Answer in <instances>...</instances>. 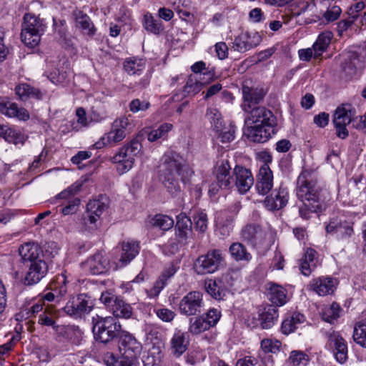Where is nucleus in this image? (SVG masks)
I'll return each mask as SVG.
<instances>
[{"mask_svg": "<svg viewBox=\"0 0 366 366\" xmlns=\"http://www.w3.org/2000/svg\"><path fill=\"white\" fill-rule=\"evenodd\" d=\"M275 127L263 124L250 126L247 129L248 137L254 142H266L276 133Z\"/></svg>", "mask_w": 366, "mask_h": 366, "instance_id": "nucleus-30", "label": "nucleus"}, {"mask_svg": "<svg viewBox=\"0 0 366 366\" xmlns=\"http://www.w3.org/2000/svg\"><path fill=\"white\" fill-rule=\"evenodd\" d=\"M234 227V218L232 216H228L227 214H223L218 217L217 220L216 232L222 237H226L230 235Z\"/></svg>", "mask_w": 366, "mask_h": 366, "instance_id": "nucleus-42", "label": "nucleus"}, {"mask_svg": "<svg viewBox=\"0 0 366 366\" xmlns=\"http://www.w3.org/2000/svg\"><path fill=\"white\" fill-rule=\"evenodd\" d=\"M230 279H232L230 272H227L220 278L207 280L204 283L205 290L214 299L217 300H223L228 292L229 287L232 285L229 282Z\"/></svg>", "mask_w": 366, "mask_h": 366, "instance_id": "nucleus-14", "label": "nucleus"}, {"mask_svg": "<svg viewBox=\"0 0 366 366\" xmlns=\"http://www.w3.org/2000/svg\"><path fill=\"white\" fill-rule=\"evenodd\" d=\"M299 207L300 217L304 219H309L313 213H322L328 207V204L317 203L310 201H302Z\"/></svg>", "mask_w": 366, "mask_h": 366, "instance_id": "nucleus-38", "label": "nucleus"}, {"mask_svg": "<svg viewBox=\"0 0 366 366\" xmlns=\"http://www.w3.org/2000/svg\"><path fill=\"white\" fill-rule=\"evenodd\" d=\"M352 337L357 345L366 348V322L360 321L355 325Z\"/></svg>", "mask_w": 366, "mask_h": 366, "instance_id": "nucleus-51", "label": "nucleus"}, {"mask_svg": "<svg viewBox=\"0 0 366 366\" xmlns=\"http://www.w3.org/2000/svg\"><path fill=\"white\" fill-rule=\"evenodd\" d=\"M54 257H47L26 264L29 269L25 276L26 284H36L44 277L48 272L49 262Z\"/></svg>", "mask_w": 366, "mask_h": 366, "instance_id": "nucleus-15", "label": "nucleus"}, {"mask_svg": "<svg viewBox=\"0 0 366 366\" xmlns=\"http://www.w3.org/2000/svg\"><path fill=\"white\" fill-rule=\"evenodd\" d=\"M305 316L299 312H295L291 316L287 317L282 323L281 330L285 335L293 332L298 325L305 322Z\"/></svg>", "mask_w": 366, "mask_h": 366, "instance_id": "nucleus-44", "label": "nucleus"}, {"mask_svg": "<svg viewBox=\"0 0 366 366\" xmlns=\"http://www.w3.org/2000/svg\"><path fill=\"white\" fill-rule=\"evenodd\" d=\"M164 353L159 346L154 345L144 359V366H162Z\"/></svg>", "mask_w": 366, "mask_h": 366, "instance_id": "nucleus-45", "label": "nucleus"}, {"mask_svg": "<svg viewBox=\"0 0 366 366\" xmlns=\"http://www.w3.org/2000/svg\"><path fill=\"white\" fill-rule=\"evenodd\" d=\"M169 344L172 354L176 357H179L187 350L189 345L187 332L180 330H175Z\"/></svg>", "mask_w": 366, "mask_h": 366, "instance_id": "nucleus-29", "label": "nucleus"}, {"mask_svg": "<svg viewBox=\"0 0 366 366\" xmlns=\"http://www.w3.org/2000/svg\"><path fill=\"white\" fill-rule=\"evenodd\" d=\"M0 113L9 118H16L23 122H26L30 118L27 109L24 107H19L16 103L3 99H0Z\"/></svg>", "mask_w": 366, "mask_h": 366, "instance_id": "nucleus-28", "label": "nucleus"}, {"mask_svg": "<svg viewBox=\"0 0 366 366\" xmlns=\"http://www.w3.org/2000/svg\"><path fill=\"white\" fill-rule=\"evenodd\" d=\"M330 347L334 348V355L337 362L344 363L347 359V346L345 340L337 332L326 334Z\"/></svg>", "mask_w": 366, "mask_h": 366, "instance_id": "nucleus-26", "label": "nucleus"}, {"mask_svg": "<svg viewBox=\"0 0 366 366\" xmlns=\"http://www.w3.org/2000/svg\"><path fill=\"white\" fill-rule=\"evenodd\" d=\"M267 235V231L257 224H246L241 230L242 240L254 248L264 245Z\"/></svg>", "mask_w": 366, "mask_h": 366, "instance_id": "nucleus-11", "label": "nucleus"}, {"mask_svg": "<svg viewBox=\"0 0 366 366\" xmlns=\"http://www.w3.org/2000/svg\"><path fill=\"white\" fill-rule=\"evenodd\" d=\"M139 245L137 242H124L122 244V253L119 261L122 265L129 263L139 253Z\"/></svg>", "mask_w": 366, "mask_h": 366, "instance_id": "nucleus-40", "label": "nucleus"}, {"mask_svg": "<svg viewBox=\"0 0 366 366\" xmlns=\"http://www.w3.org/2000/svg\"><path fill=\"white\" fill-rule=\"evenodd\" d=\"M224 262L222 252L219 249L209 250L205 254L197 257L194 263V270L198 274H212L218 270Z\"/></svg>", "mask_w": 366, "mask_h": 366, "instance_id": "nucleus-7", "label": "nucleus"}, {"mask_svg": "<svg viewBox=\"0 0 366 366\" xmlns=\"http://www.w3.org/2000/svg\"><path fill=\"white\" fill-rule=\"evenodd\" d=\"M207 116L210 119L211 123L217 132L222 130V119L219 112L215 109H209L207 111Z\"/></svg>", "mask_w": 366, "mask_h": 366, "instance_id": "nucleus-63", "label": "nucleus"}, {"mask_svg": "<svg viewBox=\"0 0 366 366\" xmlns=\"http://www.w3.org/2000/svg\"><path fill=\"white\" fill-rule=\"evenodd\" d=\"M82 269L91 274H102L109 269V262L104 252H99L81 264Z\"/></svg>", "mask_w": 366, "mask_h": 366, "instance_id": "nucleus-18", "label": "nucleus"}, {"mask_svg": "<svg viewBox=\"0 0 366 366\" xmlns=\"http://www.w3.org/2000/svg\"><path fill=\"white\" fill-rule=\"evenodd\" d=\"M279 314L273 305H268L259 311V320L262 329H269L275 324Z\"/></svg>", "mask_w": 366, "mask_h": 366, "instance_id": "nucleus-34", "label": "nucleus"}, {"mask_svg": "<svg viewBox=\"0 0 366 366\" xmlns=\"http://www.w3.org/2000/svg\"><path fill=\"white\" fill-rule=\"evenodd\" d=\"M355 110L352 108L350 104H343L337 108L333 117L335 125L346 124L352 123V125L357 119H355Z\"/></svg>", "mask_w": 366, "mask_h": 366, "instance_id": "nucleus-32", "label": "nucleus"}, {"mask_svg": "<svg viewBox=\"0 0 366 366\" xmlns=\"http://www.w3.org/2000/svg\"><path fill=\"white\" fill-rule=\"evenodd\" d=\"M82 229L85 231L93 232L97 229L100 222L99 219L94 214H89L86 210L82 218Z\"/></svg>", "mask_w": 366, "mask_h": 366, "instance_id": "nucleus-58", "label": "nucleus"}, {"mask_svg": "<svg viewBox=\"0 0 366 366\" xmlns=\"http://www.w3.org/2000/svg\"><path fill=\"white\" fill-rule=\"evenodd\" d=\"M82 184L79 182H76L69 186L67 189L63 190L59 194L56 195L57 199H65L68 201L71 198H75L74 195L81 190Z\"/></svg>", "mask_w": 366, "mask_h": 366, "instance_id": "nucleus-61", "label": "nucleus"}, {"mask_svg": "<svg viewBox=\"0 0 366 366\" xmlns=\"http://www.w3.org/2000/svg\"><path fill=\"white\" fill-rule=\"evenodd\" d=\"M45 28V24L39 17L31 14H26L22 24L21 41L28 46L34 47L38 45Z\"/></svg>", "mask_w": 366, "mask_h": 366, "instance_id": "nucleus-6", "label": "nucleus"}, {"mask_svg": "<svg viewBox=\"0 0 366 366\" xmlns=\"http://www.w3.org/2000/svg\"><path fill=\"white\" fill-rule=\"evenodd\" d=\"M189 320L188 331L192 335H199L210 329L202 315Z\"/></svg>", "mask_w": 366, "mask_h": 366, "instance_id": "nucleus-49", "label": "nucleus"}, {"mask_svg": "<svg viewBox=\"0 0 366 366\" xmlns=\"http://www.w3.org/2000/svg\"><path fill=\"white\" fill-rule=\"evenodd\" d=\"M68 283L66 272H61L56 275L54 280L51 284L52 292L41 294L39 295V300L43 303H44L45 301L49 302H59L60 298L67 292Z\"/></svg>", "mask_w": 366, "mask_h": 366, "instance_id": "nucleus-16", "label": "nucleus"}, {"mask_svg": "<svg viewBox=\"0 0 366 366\" xmlns=\"http://www.w3.org/2000/svg\"><path fill=\"white\" fill-rule=\"evenodd\" d=\"M141 149L142 144L137 139H132L119 149V152L112 158V162L116 164L119 174H124L133 167L134 157Z\"/></svg>", "mask_w": 366, "mask_h": 366, "instance_id": "nucleus-5", "label": "nucleus"}, {"mask_svg": "<svg viewBox=\"0 0 366 366\" xmlns=\"http://www.w3.org/2000/svg\"><path fill=\"white\" fill-rule=\"evenodd\" d=\"M269 300L277 306H282L287 301V290L281 285L269 282L267 285Z\"/></svg>", "mask_w": 366, "mask_h": 366, "instance_id": "nucleus-35", "label": "nucleus"}, {"mask_svg": "<svg viewBox=\"0 0 366 366\" xmlns=\"http://www.w3.org/2000/svg\"><path fill=\"white\" fill-rule=\"evenodd\" d=\"M128 117H121L114 121L111 130L103 135V139L110 144H117L126 137V130L130 126Z\"/></svg>", "mask_w": 366, "mask_h": 366, "instance_id": "nucleus-21", "label": "nucleus"}, {"mask_svg": "<svg viewBox=\"0 0 366 366\" xmlns=\"http://www.w3.org/2000/svg\"><path fill=\"white\" fill-rule=\"evenodd\" d=\"M247 115L245 122L247 124H263L264 126H276L277 120L273 113L265 107H254L244 112Z\"/></svg>", "mask_w": 366, "mask_h": 366, "instance_id": "nucleus-13", "label": "nucleus"}, {"mask_svg": "<svg viewBox=\"0 0 366 366\" xmlns=\"http://www.w3.org/2000/svg\"><path fill=\"white\" fill-rule=\"evenodd\" d=\"M337 285V280L331 277H319L312 279L308 287L319 296H326L334 292Z\"/></svg>", "mask_w": 366, "mask_h": 366, "instance_id": "nucleus-23", "label": "nucleus"}, {"mask_svg": "<svg viewBox=\"0 0 366 366\" xmlns=\"http://www.w3.org/2000/svg\"><path fill=\"white\" fill-rule=\"evenodd\" d=\"M340 306L333 302L331 305L325 307L322 311V318L324 321L334 324L340 317L341 312Z\"/></svg>", "mask_w": 366, "mask_h": 366, "instance_id": "nucleus-50", "label": "nucleus"}, {"mask_svg": "<svg viewBox=\"0 0 366 366\" xmlns=\"http://www.w3.org/2000/svg\"><path fill=\"white\" fill-rule=\"evenodd\" d=\"M119 349L122 359L139 360L142 346L132 334L124 331L120 335Z\"/></svg>", "mask_w": 366, "mask_h": 366, "instance_id": "nucleus-10", "label": "nucleus"}, {"mask_svg": "<svg viewBox=\"0 0 366 366\" xmlns=\"http://www.w3.org/2000/svg\"><path fill=\"white\" fill-rule=\"evenodd\" d=\"M76 24L79 26L83 32L87 35L93 36L96 32V29L90 19V17L79 11L76 17Z\"/></svg>", "mask_w": 366, "mask_h": 366, "instance_id": "nucleus-48", "label": "nucleus"}, {"mask_svg": "<svg viewBox=\"0 0 366 366\" xmlns=\"http://www.w3.org/2000/svg\"><path fill=\"white\" fill-rule=\"evenodd\" d=\"M206 84L207 82H202L189 77L184 86V92L187 95L194 96L197 94Z\"/></svg>", "mask_w": 366, "mask_h": 366, "instance_id": "nucleus-59", "label": "nucleus"}, {"mask_svg": "<svg viewBox=\"0 0 366 366\" xmlns=\"http://www.w3.org/2000/svg\"><path fill=\"white\" fill-rule=\"evenodd\" d=\"M213 174L215 180L209 186V194H216L221 189L229 190L234 187V175L227 157L218 159L214 167Z\"/></svg>", "mask_w": 366, "mask_h": 366, "instance_id": "nucleus-4", "label": "nucleus"}, {"mask_svg": "<svg viewBox=\"0 0 366 366\" xmlns=\"http://www.w3.org/2000/svg\"><path fill=\"white\" fill-rule=\"evenodd\" d=\"M129 107L132 112L137 113L148 109L150 107V103L146 100L134 99L129 103Z\"/></svg>", "mask_w": 366, "mask_h": 366, "instance_id": "nucleus-64", "label": "nucleus"}, {"mask_svg": "<svg viewBox=\"0 0 366 366\" xmlns=\"http://www.w3.org/2000/svg\"><path fill=\"white\" fill-rule=\"evenodd\" d=\"M281 342L278 340L264 339L261 341V348L266 352L277 353L280 351Z\"/></svg>", "mask_w": 366, "mask_h": 366, "instance_id": "nucleus-62", "label": "nucleus"}, {"mask_svg": "<svg viewBox=\"0 0 366 366\" xmlns=\"http://www.w3.org/2000/svg\"><path fill=\"white\" fill-rule=\"evenodd\" d=\"M341 66L346 75L352 76L364 66L363 57L358 52L349 51L342 56Z\"/></svg>", "mask_w": 366, "mask_h": 366, "instance_id": "nucleus-25", "label": "nucleus"}, {"mask_svg": "<svg viewBox=\"0 0 366 366\" xmlns=\"http://www.w3.org/2000/svg\"><path fill=\"white\" fill-rule=\"evenodd\" d=\"M234 187L240 194H246L254 184V177L250 169L242 165L233 168Z\"/></svg>", "mask_w": 366, "mask_h": 366, "instance_id": "nucleus-17", "label": "nucleus"}, {"mask_svg": "<svg viewBox=\"0 0 366 366\" xmlns=\"http://www.w3.org/2000/svg\"><path fill=\"white\" fill-rule=\"evenodd\" d=\"M317 252L312 248H307L304 257L301 259L300 270L305 276H309L317 266Z\"/></svg>", "mask_w": 366, "mask_h": 366, "instance_id": "nucleus-39", "label": "nucleus"}, {"mask_svg": "<svg viewBox=\"0 0 366 366\" xmlns=\"http://www.w3.org/2000/svg\"><path fill=\"white\" fill-rule=\"evenodd\" d=\"M229 252L232 257L237 262H249L252 257L245 246L240 242L232 243L229 246Z\"/></svg>", "mask_w": 366, "mask_h": 366, "instance_id": "nucleus-43", "label": "nucleus"}, {"mask_svg": "<svg viewBox=\"0 0 366 366\" xmlns=\"http://www.w3.org/2000/svg\"><path fill=\"white\" fill-rule=\"evenodd\" d=\"M243 102L241 107L244 112L252 109L263 102L266 91L263 88L250 87L243 85L242 88Z\"/></svg>", "mask_w": 366, "mask_h": 366, "instance_id": "nucleus-20", "label": "nucleus"}, {"mask_svg": "<svg viewBox=\"0 0 366 366\" xmlns=\"http://www.w3.org/2000/svg\"><path fill=\"white\" fill-rule=\"evenodd\" d=\"M309 361L308 355L301 350H292L287 360L289 366H305Z\"/></svg>", "mask_w": 366, "mask_h": 366, "instance_id": "nucleus-52", "label": "nucleus"}, {"mask_svg": "<svg viewBox=\"0 0 366 366\" xmlns=\"http://www.w3.org/2000/svg\"><path fill=\"white\" fill-rule=\"evenodd\" d=\"M204 307L203 294L199 291H191L179 301L178 310L182 315L196 316L202 313Z\"/></svg>", "mask_w": 366, "mask_h": 366, "instance_id": "nucleus-8", "label": "nucleus"}, {"mask_svg": "<svg viewBox=\"0 0 366 366\" xmlns=\"http://www.w3.org/2000/svg\"><path fill=\"white\" fill-rule=\"evenodd\" d=\"M193 222L196 230L204 233L208 228L207 214L202 210L197 211L193 215Z\"/></svg>", "mask_w": 366, "mask_h": 366, "instance_id": "nucleus-57", "label": "nucleus"}, {"mask_svg": "<svg viewBox=\"0 0 366 366\" xmlns=\"http://www.w3.org/2000/svg\"><path fill=\"white\" fill-rule=\"evenodd\" d=\"M333 34L326 31L319 34L316 41L313 44L314 58H319L327 50L330 44Z\"/></svg>", "mask_w": 366, "mask_h": 366, "instance_id": "nucleus-41", "label": "nucleus"}, {"mask_svg": "<svg viewBox=\"0 0 366 366\" xmlns=\"http://www.w3.org/2000/svg\"><path fill=\"white\" fill-rule=\"evenodd\" d=\"M327 233L335 235L338 239H345L353 234L352 222L337 219H331L326 225Z\"/></svg>", "mask_w": 366, "mask_h": 366, "instance_id": "nucleus-24", "label": "nucleus"}, {"mask_svg": "<svg viewBox=\"0 0 366 366\" xmlns=\"http://www.w3.org/2000/svg\"><path fill=\"white\" fill-rule=\"evenodd\" d=\"M289 200V191L286 187L280 185L266 197L264 204L269 210H279L285 207Z\"/></svg>", "mask_w": 366, "mask_h": 366, "instance_id": "nucleus-22", "label": "nucleus"}, {"mask_svg": "<svg viewBox=\"0 0 366 366\" xmlns=\"http://www.w3.org/2000/svg\"><path fill=\"white\" fill-rule=\"evenodd\" d=\"M262 41V37L257 31H245L236 36L232 42L234 50L244 53L257 46Z\"/></svg>", "mask_w": 366, "mask_h": 366, "instance_id": "nucleus-19", "label": "nucleus"}, {"mask_svg": "<svg viewBox=\"0 0 366 366\" xmlns=\"http://www.w3.org/2000/svg\"><path fill=\"white\" fill-rule=\"evenodd\" d=\"M152 224L154 227L167 231L173 227L174 220L167 215L157 214L152 218Z\"/></svg>", "mask_w": 366, "mask_h": 366, "instance_id": "nucleus-55", "label": "nucleus"}, {"mask_svg": "<svg viewBox=\"0 0 366 366\" xmlns=\"http://www.w3.org/2000/svg\"><path fill=\"white\" fill-rule=\"evenodd\" d=\"M273 187V173L269 165H262L257 174L255 188L258 194H267Z\"/></svg>", "mask_w": 366, "mask_h": 366, "instance_id": "nucleus-27", "label": "nucleus"}, {"mask_svg": "<svg viewBox=\"0 0 366 366\" xmlns=\"http://www.w3.org/2000/svg\"><path fill=\"white\" fill-rule=\"evenodd\" d=\"M296 195L301 201L328 204L329 191L319 182L317 172L312 168L304 167L297 179Z\"/></svg>", "mask_w": 366, "mask_h": 366, "instance_id": "nucleus-2", "label": "nucleus"}, {"mask_svg": "<svg viewBox=\"0 0 366 366\" xmlns=\"http://www.w3.org/2000/svg\"><path fill=\"white\" fill-rule=\"evenodd\" d=\"M53 244L54 243H51V245H48L43 250L37 243L26 242L19 247V255L21 257L25 264L37 259L46 258L47 257H55L57 254V250L51 251L49 249L52 248Z\"/></svg>", "mask_w": 366, "mask_h": 366, "instance_id": "nucleus-9", "label": "nucleus"}, {"mask_svg": "<svg viewBox=\"0 0 366 366\" xmlns=\"http://www.w3.org/2000/svg\"><path fill=\"white\" fill-rule=\"evenodd\" d=\"M173 128V125L169 123H164L158 127L157 129L152 130L148 134V140L149 142H155L159 139H165L167 137V134Z\"/></svg>", "mask_w": 366, "mask_h": 366, "instance_id": "nucleus-53", "label": "nucleus"}, {"mask_svg": "<svg viewBox=\"0 0 366 366\" xmlns=\"http://www.w3.org/2000/svg\"><path fill=\"white\" fill-rule=\"evenodd\" d=\"M192 222L189 217L185 213H180L177 216L176 228L178 230V236L182 239L187 237L188 233L191 231Z\"/></svg>", "mask_w": 366, "mask_h": 366, "instance_id": "nucleus-46", "label": "nucleus"}, {"mask_svg": "<svg viewBox=\"0 0 366 366\" xmlns=\"http://www.w3.org/2000/svg\"><path fill=\"white\" fill-rule=\"evenodd\" d=\"M15 93L23 102L29 99L40 100L43 97V93L39 89L26 83L17 85L15 88Z\"/></svg>", "mask_w": 366, "mask_h": 366, "instance_id": "nucleus-37", "label": "nucleus"}, {"mask_svg": "<svg viewBox=\"0 0 366 366\" xmlns=\"http://www.w3.org/2000/svg\"><path fill=\"white\" fill-rule=\"evenodd\" d=\"M147 59L139 56L126 58L123 62V69L129 75H141L145 69Z\"/></svg>", "mask_w": 366, "mask_h": 366, "instance_id": "nucleus-33", "label": "nucleus"}, {"mask_svg": "<svg viewBox=\"0 0 366 366\" xmlns=\"http://www.w3.org/2000/svg\"><path fill=\"white\" fill-rule=\"evenodd\" d=\"M0 137L6 142L15 145H23L27 139V136L15 127L9 125H0Z\"/></svg>", "mask_w": 366, "mask_h": 366, "instance_id": "nucleus-31", "label": "nucleus"}, {"mask_svg": "<svg viewBox=\"0 0 366 366\" xmlns=\"http://www.w3.org/2000/svg\"><path fill=\"white\" fill-rule=\"evenodd\" d=\"M202 315L211 328L217 324L221 318L222 314L219 309L210 308L207 312L203 313Z\"/></svg>", "mask_w": 366, "mask_h": 366, "instance_id": "nucleus-60", "label": "nucleus"}, {"mask_svg": "<svg viewBox=\"0 0 366 366\" xmlns=\"http://www.w3.org/2000/svg\"><path fill=\"white\" fill-rule=\"evenodd\" d=\"M93 308L90 297L86 294H79L71 298L63 307L67 315L74 317H80L85 313H89Z\"/></svg>", "mask_w": 366, "mask_h": 366, "instance_id": "nucleus-12", "label": "nucleus"}, {"mask_svg": "<svg viewBox=\"0 0 366 366\" xmlns=\"http://www.w3.org/2000/svg\"><path fill=\"white\" fill-rule=\"evenodd\" d=\"M57 317V310L55 307L52 305H47L44 311L39 314L38 323L43 326L51 327L56 331L59 327L56 321Z\"/></svg>", "mask_w": 366, "mask_h": 366, "instance_id": "nucleus-36", "label": "nucleus"}, {"mask_svg": "<svg viewBox=\"0 0 366 366\" xmlns=\"http://www.w3.org/2000/svg\"><path fill=\"white\" fill-rule=\"evenodd\" d=\"M111 312L115 318L128 319L132 315V308L129 304L119 298L113 307H112Z\"/></svg>", "mask_w": 366, "mask_h": 366, "instance_id": "nucleus-47", "label": "nucleus"}, {"mask_svg": "<svg viewBox=\"0 0 366 366\" xmlns=\"http://www.w3.org/2000/svg\"><path fill=\"white\" fill-rule=\"evenodd\" d=\"M162 161L160 172L163 184L172 196H177L181 192L180 182L185 184L194 171L182 157L173 151L166 152Z\"/></svg>", "mask_w": 366, "mask_h": 366, "instance_id": "nucleus-1", "label": "nucleus"}, {"mask_svg": "<svg viewBox=\"0 0 366 366\" xmlns=\"http://www.w3.org/2000/svg\"><path fill=\"white\" fill-rule=\"evenodd\" d=\"M144 29L152 34H158L163 30L162 22L154 18L151 14H147L144 17Z\"/></svg>", "mask_w": 366, "mask_h": 366, "instance_id": "nucleus-54", "label": "nucleus"}, {"mask_svg": "<svg viewBox=\"0 0 366 366\" xmlns=\"http://www.w3.org/2000/svg\"><path fill=\"white\" fill-rule=\"evenodd\" d=\"M92 332L94 339L103 344H108L120 337L122 325L114 317H102L98 315L92 318Z\"/></svg>", "mask_w": 366, "mask_h": 366, "instance_id": "nucleus-3", "label": "nucleus"}, {"mask_svg": "<svg viewBox=\"0 0 366 366\" xmlns=\"http://www.w3.org/2000/svg\"><path fill=\"white\" fill-rule=\"evenodd\" d=\"M107 209V204L100 199L90 200L86 205V210L89 214H94L99 219Z\"/></svg>", "mask_w": 366, "mask_h": 366, "instance_id": "nucleus-56", "label": "nucleus"}]
</instances>
